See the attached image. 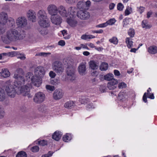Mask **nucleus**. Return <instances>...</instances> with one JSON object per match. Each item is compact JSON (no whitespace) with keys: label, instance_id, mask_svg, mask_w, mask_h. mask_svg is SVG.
Returning <instances> with one entry per match:
<instances>
[{"label":"nucleus","instance_id":"nucleus-38","mask_svg":"<svg viewBox=\"0 0 157 157\" xmlns=\"http://www.w3.org/2000/svg\"><path fill=\"white\" fill-rule=\"evenodd\" d=\"M74 105V103L73 101H69L66 102L64 104V106L65 108H70L73 106Z\"/></svg>","mask_w":157,"mask_h":157},{"label":"nucleus","instance_id":"nucleus-52","mask_svg":"<svg viewBox=\"0 0 157 157\" xmlns=\"http://www.w3.org/2000/svg\"><path fill=\"white\" fill-rule=\"evenodd\" d=\"M46 88L47 90H49L50 91H52L54 90L55 89V87L54 86H50L49 85H46Z\"/></svg>","mask_w":157,"mask_h":157},{"label":"nucleus","instance_id":"nucleus-16","mask_svg":"<svg viewBox=\"0 0 157 157\" xmlns=\"http://www.w3.org/2000/svg\"><path fill=\"white\" fill-rule=\"evenodd\" d=\"M38 24L39 25L44 28H47L50 25V22L48 17L38 20Z\"/></svg>","mask_w":157,"mask_h":157},{"label":"nucleus","instance_id":"nucleus-35","mask_svg":"<svg viewBox=\"0 0 157 157\" xmlns=\"http://www.w3.org/2000/svg\"><path fill=\"white\" fill-rule=\"evenodd\" d=\"M105 80L110 81L113 80V75L112 73H109L104 76Z\"/></svg>","mask_w":157,"mask_h":157},{"label":"nucleus","instance_id":"nucleus-14","mask_svg":"<svg viewBox=\"0 0 157 157\" xmlns=\"http://www.w3.org/2000/svg\"><path fill=\"white\" fill-rule=\"evenodd\" d=\"M7 14L2 12L0 13V24L1 25H5L7 22L9 20Z\"/></svg>","mask_w":157,"mask_h":157},{"label":"nucleus","instance_id":"nucleus-50","mask_svg":"<svg viewBox=\"0 0 157 157\" xmlns=\"http://www.w3.org/2000/svg\"><path fill=\"white\" fill-rule=\"evenodd\" d=\"M124 6L121 3H119L117 5V10L120 11H122L123 10Z\"/></svg>","mask_w":157,"mask_h":157},{"label":"nucleus","instance_id":"nucleus-64","mask_svg":"<svg viewBox=\"0 0 157 157\" xmlns=\"http://www.w3.org/2000/svg\"><path fill=\"white\" fill-rule=\"evenodd\" d=\"M81 38L85 40L88 39V35H83L81 36Z\"/></svg>","mask_w":157,"mask_h":157},{"label":"nucleus","instance_id":"nucleus-26","mask_svg":"<svg viewBox=\"0 0 157 157\" xmlns=\"http://www.w3.org/2000/svg\"><path fill=\"white\" fill-rule=\"evenodd\" d=\"M148 52L150 53L155 54L157 53V47L155 46H151L148 48Z\"/></svg>","mask_w":157,"mask_h":157},{"label":"nucleus","instance_id":"nucleus-36","mask_svg":"<svg viewBox=\"0 0 157 157\" xmlns=\"http://www.w3.org/2000/svg\"><path fill=\"white\" fill-rule=\"evenodd\" d=\"M5 98V94L4 90L0 87V101H2Z\"/></svg>","mask_w":157,"mask_h":157},{"label":"nucleus","instance_id":"nucleus-42","mask_svg":"<svg viewBox=\"0 0 157 157\" xmlns=\"http://www.w3.org/2000/svg\"><path fill=\"white\" fill-rule=\"evenodd\" d=\"M26 153L24 151H21L18 152L16 157H27Z\"/></svg>","mask_w":157,"mask_h":157},{"label":"nucleus","instance_id":"nucleus-21","mask_svg":"<svg viewBox=\"0 0 157 157\" xmlns=\"http://www.w3.org/2000/svg\"><path fill=\"white\" fill-rule=\"evenodd\" d=\"M10 72L7 69H2L0 72V78H6L10 75Z\"/></svg>","mask_w":157,"mask_h":157},{"label":"nucleus","instance_id":"nucleus-43","mask_svg":"<svg viewBox=\"0 0 157 157\" xmlns=\"http://www.w3.org/2000/svg\"><path fill=\"white\" fill-rule=\"evenodd\" d=\"M19 54V52L16 51L11 52H8V56L13 57Z\"/></svg>","mask_w":157,"mask_h":157},{"label":"nucleus","instance_id":"nucleus-49","mask_svg":"<svg viewBox=\"0 0 157 157\" xmlns=\"http://www.w3.org/2000/svg\"><path fill=\"white\" fill-rule=\"evenodd\" d=\"M85 6L86 7V10H88L90 7V6L91 2L90 1L87 0L86 2H85Z\"/></svg>","mask_w":157,"mask_h":157},{"label":"nucleus","instance_id":"nucleus-59","mask_svg":"<svg viewBox=\"0 0 157 157\" xmlns=\"http://www.w3.org/2000/svg\"><path fill=\"white\" fill-rule=\"evenodd\" d=\"M87 44H81L80 45V46L81 47V48H85L87 50H89V49L87 46Z\"/></svg>","mask_w":157,"mask_h":157},{"label":"nucleus","instance_id":"nucleus-56","mask_svg":"<svg viewBox=\"0 0 157 157\" xmlns=\"http://www.w3.org/2000/svg\"><path fill=\"white\" fill-rule=\"evenodd\" d=\"M51 53H45V52H40L38 54V55L41 56H46L48 55H49L51 54Z\"/></svg>","mask_w":157,"mask_h":157},{"label":"nucleus","instance_id":"nucleus-11","mask_svg":"<svg viewBox=\"0 0 157 157\" xmlns=\"http://www.w3.org/2000/svg\"><path fill=\"white\" fill-rule=\"evenodd\" d=\"M42 83V80L41 78L34 76L33 77V79H32V81L30 82V83H28L26 85L29 86V85H30L31 87V84L32 83L35 86L38 87H39L41 85Z\"/></svg>","mask_w":157,"mask_h":157},{"label":"nucleus","instance_id":"nucleus-17","mask_svg":"<svg viewBox=\"0 0 157 157\" xmlns=\"http://www.w3.org/2000/svg\"><path fill=\"white\" fill-rule=\"evenodd\" d=\"M117 83L118 81L114 79L108 83L107 86L109 90H113L116 87Z\"/></svg>","mask_w":157,"mask_h":157},{"label":"nucleus","instance_id":"nucleus-7","mask_svg":"<svg viewBox=\"0 0 157 157\" xmlns=\"http://www.w3.org/2000/svg\"><path fill=\"white\" fill-rule=\"evenodd\" d=\"M50 19L52 24L56 25L60 24L62 20L61 17L58 13L51 16Z\"/></svg>","mask_w":157,"mask_h":157},{"label":"nucleus","instance_id":"nucleus-13","mask_svg":"<svg viewBox=\"0 0 157 157\" xmlns=\"http://www.w3.org/2000/svg\"><path fill=\"white\" fill-rule=\"evenodd\" d=\"M62 17L66 18L67 17V9L64 6L60 5L58 6V13Z\"/></svg>","mask_w":157,"mask_h":157},{"label":"nucleus","instance_id":"nucleus-61","mask_svg":"<svg viewBox=\"0 0 157 157\" xmlns=\"http://www.w3.org/2000/svg\"><path fill=\"white\" fill-rule=\"evenodd\" d=\"M58 44L61 46H64L65 44V42L63 40H60L58 42Z\"/></svg>","mask_w":157,"mask_h":157},{"label":"nucleus","instance_id":"nucleus-29","mask_svg":"<svg viewBox=\"0 0 157 157\" xmlns=\"http://www.w3.org/2000/svg\"><path fill=\"white\" fill-rule=\"evenodd\" d=\"M125 42L127 44V47L130 48L132 47L133 42L132 40V39L130 37H127L125 39Z\"/></svg>","mask_w":157,"mask_h":157},{"label":"nucleus","instance_id":"nucleus-12","mask_svg":"<svg viewBox=\"0 0 157 157\" xmlns=\"http://www.w3.org/2000/svg\"><path fill=\"white\" fill-rule=\"evenodd\" d=\"M27 16L29 20L33 22H35L36 21V13L33 10H29L27 13Z\"/></svg>","mask_w":157,"mask_h":157},{"label":"nucleus","instance_id":"nucleus-25","mask_svg":"<svg viewBox=\"0 0 157 157\" xmlns=\"http://www.w3.org/2000/svg\"><path fill=\"white\" fill-rule=\"evenodd\" d=\"M133 20L130 18L127 17L124 19L123 21V26L127 27L128 25L132 22Z\"/></svg>","mask_w":157,"mask_h":157},{"label":"nucleus","instance_id":"nucleus-15","mask_svg":"<svg viewBox=\"0 0 157 157\" xmlns=\"http://www.w3.org/2000/svg\"><path fill=\"white\" fill-rule=\"evenodd\" d=\"M63 95V91L61 89L56 90L53 94V97L56 100H59L62 98Z\"/></svg>","mask_w":157,"mask_h":157},{"label":"nucleus","instance_id":"nucleus-28","mask_svg":"<svg viewBox=\"0 0 157 157\" xmlns=\"http://www.w3.org/2000/svg\"><path fill=\"white\" fill-rule=\"evenodd\" d=\"M108 63L105 62H103L100 65L99 68L101 71H105L108 69Z\"/></svg>","mask_w":157,"mask_h":157},{"label":"nucleus","instance_id":"nucleus-47","mask_svg":"<svg viewBox=\"0 0 157 157\" xmlns=\"http://www.w3.org/2000/svg\"><path fill=\"white\" fill-rule=\"evenodd\" d=\"M5 115V112L3 108L0 106V119L3 118Z\"/></svg>","mask_w":157,"mask_h":157},{"label":"nucleus","instance_id":"nucleus-3","mask_svg":"<svg viewBox=\"0 0 157 157\" xmlns=\"http://www.w3.org/2000/svg\"><path fill=\"white\" fill-rule=\"evenodd\" d=\"M66 74L67 78L69 80L73 81L75 79L76 76L75 75V71L72 67L74 65L73 60L68 61L67 63Z\"/></svg>","mask_w":157,"mask_h":157},{"label":"nucleus","instance_id":"nucleus-39","mask_svg":"<svg viewBox=\"0 0 157 157\" xmlns=\"http://www.w3.org/2000/svg\"><path fill=\"white\" fill-rule=\"evenodd\" d=\"M142 26L143 28L149 29L151 26L148 24V21L146 20H144L142 21Z\"/></svg>","mask_w":157,"mask_h":157},{"label":"nucleus","instance_id":"nucleus-48","mask_svg":"<svg viewBox=\"0 0 157 157\" xmlns=\"http://www.w3.org/2000/svg\"><path fill=\"white\" fill-rule=\"evenodd\" d=\"M40 33L42 35L44 36L47 34L48 31L47 29H42L40 31Z\"/></svg>","mask_w":157,"mask_h":157},{"label":"nucleus","instance_id":"nucleus-46","mask_svg":"<svg viewBox=\"0 0 157 157\" xmlns=\"http://www.w3.org/2000/svg\"><path fill=\"white\" fill-rule=\"evenodd\" d=\"M38 144L40 146H44L47 144V142L44 140L38 141Z\"/></svg>","mask_w":157,"mask_h":157},{"label":"nucleus","instance_id":"nucleus-9","mask_svg":"<svg viewBox=\"0 0 157 157\" xmlns=\"http://www.w3.org/2000/svg\"><path fill=\"white\" fill-rule=\"evenodd\" d=\"M85 10H80L78 11L77 13L78 17L83 20L88 19L90 18V15L88 12Z\"/></svg>","mask_w":157,"mask_h":157},{"label":"nucleus","instance_id":"nucleus-60","mask_svg":"<svg viewBox=\"0 0 157 157\" xmlns=\"http://www.w3.org/2000/svg\"><path fill=\"white\" fill-rule=\"evenodd\" d=\"M86 107L87 109H92L94 108V106L92 103L87 104Z\"/></svg>","mask_w":157,"mask_h":157},{"label":"nucleus","instance_id":"nucleus-45","mask_svg":"<svg viewBox=\"0 0 157 157\" xmlns=\"http://www.w3.org/2000/svg\"><path fill=\"white\" fill-rule=\"evenodd\" d=\"M30 150L33 152H37L39 151V148L38 146H35L32 147Z\"/></svg>","mask_w":157,"mask_h":157},{"label":"nucleus","instance_id":"nucleus-19","mask_svg":"<svg viewBox=\"0 0 157 157\" xmlns=\"http://www.w3.org/2000/svg\"><path fill=\"white\" fill-rule=\"evenodd\" d=\"M67 17H73L76 13V8L75 7L71 6L67 10Z\"/></svg>","mask_w":157,"mask_h":157},{"label":"nucleus","instance_id":"nucleus-5","mask_svg":"<svg viewBox=\"0 0 157 157\" xmlns=\"http://www.w3.org/2000/svg\"><path fill=\"white\" fill-rule=\"evenodd\" d=\"M17 26L20 28H25L28 25L27 20L24 17H18L16 20Z\"/></svg>","mask_w":157,"mask_h":157},{"label":"nucleus","instance_id":"nucleus-4","mask_svg":"<svg viewBox=\"0 0 157 157\" xmlns=\"http://www.w3.org/2000/svg\"><path fill=\"white\" fill-rule=\"evenodd\" d=\"M52 69L57 74H61L64 68L62 63L59 61H56L52 64Z\"/></svg>","mask_w":157,"mask_h":157},{"label":"nucleus","instance_id":"nucleus-23","mask_svg":"<svg viewBox=\"0 0 157 157\" xmlns=\"http://www.w3.org/2000/svg\"><path fill=\"white\" fill-rule=\"evenodd\" d=\"M77 7L80 10H86L85 6V2L82 1H79L77 4Z\"/></svg>","mask_w":157,"mask_h":157},{"label":"nucleus","instance_id":"nucleus-18","mask_svg":"<svg viewBox=\"0 0 157 157\" xmlns=\"http://www.w3.org/2000/svg\"><path fill=\"white\" fill-rule=\"evenodd\" d=\"M78 70L80 75H85L86 73V63H81L78 67Z\"/></svg>","mask_w":157,"mask_h":157},{"label":"nucleus","instance_id":"nucleus-40","mask_svg":"<svg viewBox=\"0 0 157 157\" xmlns=\"http://www.w3.org/2000/svg\"><path fill=\"white\" fill-rule=\"evenodd\" d=\"M128 34L131 37H133L135 34L134 30L132 28H130L128 31Z\"/></svg>","mask_w":157,"mask_h":157},{"label":"nucleus","instance_id":"nucleus-31","mask_svg":"<svg viewBox=\"0 0 157 157\" xmlns=\"http://www.w3.org/2000/svg\"><path fill=\"white\" fill-rule=\"evenodd\" d=\"M9 26L11 28H13L15 27V23L13 19L10 18L8 20Z\"/></svg>","mask_w":157,"mask_h":157},{"label":"nucleus","instance_id":"nucleus-6","mask_svg":"<svg viewBox=\"0 0 157 157\" xmlns=\"http://www.w3.org/2000/svg\"><path fill=\"white\" fill-rule=\"evenodd\" d=\"M45 98V95L44 93L41 92H38L35 94L33 100L35 103L40 104L44 101Z\"/></svg>","mask_w":157,"mask_h":157},{"label":"nucleus","instance_id":"nucleus-8","mask_svg":"<svg viewBox=\"0 0 157 157\" xmlns=\"http://www.w3.org/2000/svg\"><path fill=\"white\" fill-rule=\"evenodd\" d=\"M58 7L54 4H51L48 6L47 10L48 14L51 16L58 13Z\"/></svg>","mask_w":157,"mask_h":157},{"label":"nucleus","instance_id":"nucleus-30","mask_svg":"<svg viewBox=\"0 0 157 157\" xmlns=\"http://www.w3.org/2000/svg\"><path fill=\"white\" fill-rule=\"evenodd\" d=\"M72 139V136L70 134L67 133L64 135L63 137V140L65 142H68Z\"/></svg>","mask_w":157,"mask_h":157},{"label":"nucleus","instance_id":"nucleus-57","mask_svg":"<svg viewBox=\"0 0 157 157\" xmlns=\"http://www.w3.org/2000/svg\"><path fill=\"white\" fill-rule=\"evenodd\" d=\"M49 75L51 78H54L56 76V73L52 71H51L49 73Z\"/></svg>","mask_w":157,"mask_h":157},{"label":"nucleus","instance_id":"nucleus-51","mask_svg":"<svg viewBox=\"0 0 157 157\" xmlns=\"http://www.w3.org/2000/svg\"><path fill=\"white\" fill-rule=\"evenodd\" d=\"M78 0H65L66 2L69 4L72 5L76 3Z\"/></svg>","mask_w":157,"mask_h":157},{"label":"nucleus","instance_id":"nucleus-58","mask_svg":"<svg viewBox=\"0 0 157 157\" xmlns=\"http://www.w3.org/2000/svg\"><path fill=\"white\" fill-rule=\"evenodd\" d=\"M144 8L143 7L140 6L137 8V11L140 14L144 11Z\"/></svg>","mask_w":157,"mask_h":157},{"label":"nucleus","instance_id":"nucleus-10","mask_svg":"<svg viewBox=\"0 0 157 157\" xmlns=\"http://www.w3.org/2000/svg\"><path fill=\"white\" fill-rule=\"evenodd\" d=\"M45 73L44 68L42 67L39 66L35 69V76L41 78L44 75Z\"/></svg>","mask_w":157,"mask_h":157},{"label":"nucleus","instance_id":"nucleus-41","mask_svg":"<svg viewBox=\"0 0 157 157\" xmlns=\"http://www.w3.org/2000/svg\"><path fill=\"white\" fill-rule=\"evenodd\" d=\"M109 41L111 43H113L115 44H117L118 43V40L117 38L115 37H113L112 38L110 39Z\"/></svg>","mask_w":157,"mask_h":157},{"label":"nucleus","instance_id":"nucleus-32","mask_svg":"<svg viewBox=\"0 0 157 157\" xmlns=\"http://www.w3.org/2000/svg\"><path fill=\"white\" fill-rule=\"evenodd\" d=\"M132 13V8L129 6L126 7V9L124 11V15L128 16Z\"/></svg>","mask_w":157,"mask_h":157},{"label":"nucleus","instance_id":"nucleus-2","mask_svg":"<svg viewBox=\"0 0 157 157\" xmlns=\"http://www.w3.org/2000/svg\"><path fill=\"white\" fill-rule=\"evenodd\" d=\"M23 34L14 28H10L6 33V35L2 36V39L6 43L10 42H15L24 39Z\"/></svg>","mask_w":157,"mask_h":157},{"label":"nucleus","instance_id":"nucleus-54","mask_svg":"<svg viewBox=\"0 0 157 157\" xmlns=\"http://www.w3.org/2000/svg\"><path fill=\"white\" fill-rule=\"evenodd\" d=\"M107 26V23H103L101 24L96 25V27L97 28H104Z\"/></svg>","mask_w":157,"mask_h":157},{"label":"nucleus","instance_id":"nucleus-24","mask_svg":"<svg viewBox=\"0 0 157 157\" xmlns=\"http://www.w3.org/2000/svg\"><path fill=\"white\" fill-rule=\"evenodd\" d=\"M62 134L61 132H55L52 136V138L57 141H59L60 139Z\"/></svg>","mask_w":157,"mask_h":157},{"label":"nucleus","instance_id":"nucleus-20","mask_svg":"<svg viewBox=\"0 0 157 157\" xmlns=\"http://www.w3.org/2000/svg\"><path fill=\"white\" fill-rule=\"evenodd\" d=\"M37 15L38 20L48 17L47 13L44 10H40L37 13Z\"/></svg>","mask_w":157,"mask_h":157},{"label":"nucleus","instance_id":"nucleus-34","mask_svg":"<svg viewBox=\"0 0 157 157\" xmlns=\"http://www.w3.org/2000/svg\"><path fill=\"white\" fill-rule=\"evenodd\" d=\"M34 77V76H33V74L31 72L27 73L25 75L27 81H28L29 82L30 81L31 82L32 79H33V77Z\"/></svg>","mask_w":157,"mask_h":157},{"label":"nucleus","instance_id":"nucleus-37","mask_svg":"<svg viewBox=\"0 0 157 157\" xmlns=\"http://www.w3.org/2000/svg\"><path fill=\"white\" fill-rule=\"evenodd\" d=\"M39 109V110L41 111L42 112L46 113H48L50 111V110L45 105H40Z\"/></svg>","mask_w":157,"mask_h":157},{"label":"nucleus","instance_id":"nucleus-33","mask_svg":"<svg viewBox=\"0 0 157 157\" xmlns=\"http://www.w3.org/2000/svg\"><path fill=\"white\" fill-rule=\"evenodd\" d=\"M127 97V95L125 93L121 92H120L118 96V99L120 100L124 101Z\"/></svg>","mask_w":157,"mask_h":157},{"label":"nucleus","instance_id":"nucleus-44","mask_svg":"<svg viewBox=\"0 0 157 157\" xmlns=\"http://www.w3.org/2000/svg\"><path fill=\"white\" fill-rule=\"evenodd\" d=\"M116 21L114 18L111 19L108 21H107L105 23H107V26L108 25H112L114 24Z\"/></svg>","mask_w":157,"mask_h":157},{"label":"nucleus","instance_id":"nucleus-22","mask_svg":"<svg viewBox=\"0 0 157 157\" xmlns=\"http://www.w3.org/2000/svg\"><path fill=\"white\" fill-rule=\"evenodd\" d=\"M67 21L68 24L71 27H74L78 24L77 21L75 19L72 18H67Z\"/></svg>","mask_w":157,"mask_h":157},{"label":"nucleus","instance_id":"nucleus-53","mask_svg":"<svg viewBox=\"0 0 157 157\" xmlns=\"http://www.w3.org/2000/svg\"><path fill=\"white\" fill-rule=\"evenodd\" d=\"M90 100L89 98H83L80 100L81 103H86Z\"/></svg>","mask_w":157,"mask_h":157},{"label":"nucleus","instance_id":"nucleus-62","mask_svg":"<svg viewBox=\"0 0 157 157\" xmlns=\"http://www.w3.org/2000/svg\"><path fill=\"white\" fill-rule=\"evenodd\" d=\"M103 32V31L102 29H100L98 30H94L93 31V33H102Z\"/></svg>","mask_w":157,"mask_h":157},{"label":"nucleus","instance_id":"nucleus-63","mask_svg":"<svg viewBox=\"0 0 157 157\" xmlns=\"http://www.w3.org/2000/svg\"><path fill=\"white\" fill-rule=\"evenodd\" d=\"M17 58L20 59L21 60H23L25 59L26 57L25 55L24 54H20V56L17 57Z\"/></svg>","mask_w":157,"mask_h":157},{"label":"nucleus","instance_id":"nucleus-55","mask_svg":"<svg viewBox=\"0 0 157 157\" xmlns=\"http://www.w3.org/2000/svg\"><path fill=\"white\" fill-rule=\"evenodd\" d=\"M126 84L125 83L122 82L119 83L118 87L120 89H122L126 87Z\"/></svg>","mask_w":157,"mask_h":157},{"label":"nucleus","instance_id":"nucleus-1","mask_svg":"<svg viewBox=\"0 0 157 157\" xmlns=\"http://www.w3.org/2000/svg\"><path fill=\"white\" fill-rule=\"evenodd\" d=\"M23 73L22 69L17 68L14 72L13 78L16 80L13 83L11 79L7 80L5 82V89L7 95L11 98L15 97L16 94H21L24 96H27L28 98L31 97L29 94V86H23L25 82L24 77L21 76Z\"/></svg>","mask_w":157,"mask_h":157},{"label":"nucleus","instance_id":"nucleus-27","mask_svg":"<svg viewBox=\"0 0 157 157\" xmlns=\"http://www.w3.org/2000/svg\"><path fill=\"white\" fill-rule=\"evenodd\" d=\"M90 67L93 70H96L98 68V64L94 61H91L89 62Z\"/></svg>","mask_w":157,"mask_h":157}]
</instances>
